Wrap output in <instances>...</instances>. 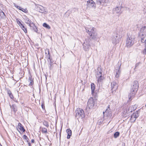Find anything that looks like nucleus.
<instances>
[{
  "label": "nucleus",
  "mask_w": 146,
  "mask_h": 146,
  "mask_svg": "<svg viewBox=\"0 0 146 146\" xmlns=\"http://www.w3.org/2000/svg\"><path fill=\"white\" fill-rule=\"evenodd\" d=\"M135 38L134 35H129L126 40V46L127 47H130L134 44V39Z\"/></svg>",
  "instance_id": "7ed1b4c3"
},
{
  "label": "nucleus",
  "mask_w": 146,
  "mask_h": 146,
  "mask_svg": "<svg viewBox=\"0 0 146 146\" xmlns=\"http://www.w3.org/2000/svg\"><path fill=\"white\" fill-rule=\"evenodd\" d=\"M87 8L88 9H95L96 5L95 2L92 0H89L87 1Z\"/></svg>",
  "instance_id": "39448f33"
},
{
  "label": "nucleus",
  "mask_w": 146,
  "mask_h": 146,
  "mask_svg": "<svg viewBox=\"0 0 146 146\" xmlns=\"http://www.w3.org/2000/svg\"><path fill=\"white\" fill-rule=\"evenodd\" d=\"M5 18L4 13L2 11L0 12V19H4Z\"/></svg>",
  "instance_id": "4be33fe9"
},
{
  "label": "nucleus",
  "mask_w": 146,
  "mask_h": 146,
  "mask_svg": "<svg viewBox=\"0 0 146 146\" xmlns=\"http://www.w3.org/2000/svg\"><path fill=\"white\" fill-rule=\"evenodd\" d=\"M76 117L77 119H82L85 117V114L83 110L80 108H77L76 110Z\"/></svg>",
  "instance_id": "20e7f679"
},
{
  "label": "nucleus",
  "mask_w": 146,
  "mask_h": 146,
  "mask_svg": "<svg viewBox=\"0 0 146 146\" xmlns=\"http://www.w3.org/2000/svg\"><path fill=\"white\" fill-rule=\"evenodd\" d=\"M121 64H118L117 69L115 70L116 74L115 75V77L116 78H118L119 77V75L121 73V71L120 70Z\"/></svg>",
  "instance_id": "ddd939ff"
},
{
  "label": "nucleus",
  "mask_w": 146,
  "mask_h": 146,
  "mask_svg": "<svg viewBox=\"0 0 146 146\" xmlns=\"http://www.w3.org/2000/svg\"><path fill=\"white\" fill-rule=\"evenodd\" d=\"M66 132L68 134L67 138L68 139H69L70 138L72 135L71 131L69 129H68L66 130Z\"/></svg>",
  "instance_id": "dca6fc26"
},
{
  "label": "nucleus",
  "mask_w": 146,
  "mask_h": 146,
  "mask_svg": "<svg viewBox=\"0 0 146 146\" xmlns=\"http://www.w3.org/2000/svg\"><path fill=\"white\" fill-rule=\"evenodd\" d=\"M42 133H47V129L45 128H42Z\"/></svg>",
  "instance_id": "bb28decb"
},
{
  "label": "nucleus",
  "mask_w": 146,
  "mask_h": 146,
  "mask_svg": "<svg viewBox=\"0 0 146 146\" xmlns=\"http://www.w3.org/2000/svg\"><path fill=\"white\" fill-rule=\"evenodd\" d=\"M28 24L30 27L31 29L33 30L34 31L37 32L38 31L37 29L36 26L35 25V24L30 20L29 21L28 20Z\"/></svg>",
  "instance_id": "9d476101"
},
{
  "label": "nucleus",
  "mask_w": 146,
  "mask_h": 146,
  "mask_svg": "<svg viewBox=\"0 0 146 146\" xmlns=\"http://www.w3.org/2000/svg\"><path fill=\"white\" fill-rule=\"evenodd\" d=\"M141 63L140 62L136 63L135 65V68H136L138 66H139V64Z\"/></svg>",
  "instance_id": "2f4dec72"
},
{
  "label": "nucleus",
  "mask_w": 146,
  "mask_h": 146,
  "mask_svg": "<svg viewBox=\"0 0 146 146\" xmlns=\"http://www.w3.org/2000/svg\"><path fill=\"white\" fill-rule=\"evenodd\" d=\"M119 135V133L118 132H116L114 134V136L115 138H117Z\"/></svg>",
  "instance_id": "cd10ccee"
},
{
  "label": "nucleus",
  "mask_w": 146,
  "mask_h": 146,
  "mask_svg": "<svg viewBox=\"0 0 146 146\" xmlns=\"http://www.w3.org/2000/svg\"><path fill=\"white\" fill-rule=\"evenodd\" d=\"M139 116L138 114L137 113H133L132 115V117H134V119H133V120L134 121H135L136 119Z\"/></svg>",
  "instance_id": "412c9836"
},
{
  "label": "nucleus",
  "mask_w": 146,
  "mask_h": 146,
  "mask_svg": "<svg viewBox=\"0 0 146 146\" xmlns=\"http://www.w3.org/2000/svg\"><path fill=\"white\" fill-rule=\"evenodd\" d=\"M7 93L11 98L12 99L13 98V97L12 94V93L10 90H8L7 91Z\"/></svg>",
  "instance_id": "393cba45"
},
{
  "label": "nucleus",
  "mask_w": 146,
  "mask_h": 146,
  "mask_svg": "<svg viewBox=\"0 0 146 146\" xmlns=\"http://www.w3.org/2000/svg\"><path fill=\"white\" fill-rule=\"evenodd\" d=\"M126 116H125V115H123V117H126Z\"/></svg>",
  "instance_id": "c03bdc74"
},
{
  "label": "nucleus",
  "mask_w": 146,
  "mask_h": 146,
  "mask_svg": "<svg viewBox=\"0 0 146 146\" xmlns=\"http://www.w3.org/2000/svg\"><path fill=\"white\" fill-rule=\"evenodd\" d=\"M144 12L146 13V9L145 8L143 10Z\"/></svg>",
  "instance_id": "58836bf2"
},
{
  "label": "nucleus",
  "mask_w": 146,
  "mask_h": 146,
  "mask_svg": "<svg viewBox=\"0 0 146 146\" xmlns=\"http://www.w3.org/2000/svg\"><path fill=\"white\" fill-rule=\"evenodd\" d=\"M45 53L46 57L48 58H50V53L49 50L48 49H46L45 50Z\"/></svg>",
  "instance_id": "5701e85b"
},
{
  "label": "nucleus",
  "mask_w": 146,
  "mask_h": 146,
  "mask_svg": "<svg viewBox=\"0 0 146 146\" xmlns=\"http://www.w3.org/2000/svg\"><path fill=\"white\" fill-rule=\"evenodd\" d=\"M18 128L20 130L23 131V132L25 131L22 125L20 123H19L18 124Z\"/></svg>",
  "instance_id": "a211bd4d"
},
{
  "label": "nucleus",
  "mask_w": 146,
  "mask_h": 146,
  "mask_svg": "<svg viewBox=\"0 0 146 146\" xmlns=\"http://www.w3.org/2000/svg\"><path fill=\"white\" fill-rule=\"evenodd\" d=\"M42 108H43V106H42Z\"/></svg>",
  "instance_id": "a18cd8bd"
},
{
  "label": "nucleus",
  "mask_w": 146,
  "mask_h": 146,
  "mask_svg": "<svg viewBox=\"0 0 146 146\" xmlns=\"http://www.w3.org/2000/svg\"><path fill=\"white\" fill-rule=\"evenodd\" d=\"M120 40L119 36L117 34L114 35L111 37V41L113 44H116L118 43Z\"/></svg>",
  "instance_id": "0eeeda50"
},
{
  "label": "nucleus",
  "mask_w": 146,
  "mask_h": 146,
  "mask_svg": "<svg viewBox=\"0 0 146 146\" xmlns=\"http://www.w3.org/2000/svg\"><path fill=\"white\" fill-rule=\"evenodd\" d=\"M91 89L92 90V93L94 92V90L95 88V86L93 83H92L91 85Z\"/></svg>",
  "instance_id": "b1692460"
},
{
  "label": "nucleus",
  "mask_w": 146,
  "mask_h": 146,
  "mask_svg": "<svg viewBox=\"0 0 146 146\" xmlns=\"http://www.w3.org/2000/svg\"><path fill=\"white\" fill-rule=\"evenodd\" d=\"M28 81L30 82V83L29 84V85L31 86L34 83L33 78H32V76L31 75L29 77Z\"/></svg>",
  "instance_id": "6ab92c4d"
},
{
  "label": "nucleus",
  "mask_w": 146,
  "mask_h": 146,
  "mask_svg": "<svg viewBox=\"0 0 146 146\" xmlns=\"http://www.w3.org/2000/svg\"><path fill=\"white\" fill-rule=\"evenodd\" d=\"M85 29L87 33L91 37L92 39H95L96 38L97 34L96 28L90 27H86Z\"/></svg>",
  "instance_id": "f03ea898"
},
{
  "label": "nucleus",
  "mask_w": 146,
  "mask_h": 146,
  "mask_svg": "<svg viewBox=\"0 0 146 146\" xmlns=\"http://www.w3.org/2000/svg\"><path fill=\"white\" fill-rule=\"evenodd\" d=\"M96 77L98 78L97 81L98 83H100L104 79V77L102 76V72H98Z\"/></svg>",
  "instance_id": "9b49d317"
},
{
  "label": "nucleus",
  "mask_w": 146,
  "mask_h": 146,
  "mask_svg": "<svg viewBox=\"0 0 146 146\" xmlns=\"http://www.w3.org/2000/svg\"><path fill=\"white\" fill-rule=\"evenodd\" d=\"M17 23H18V24L19 25V26H20L21 24V22L19 20H18V19H17Z\"/></svg>",
  "instance_id": "473e14b6"
},
{
  "label": "nucleus",
  "mask_w": 146,
  "mask_h": 146,
  "mask_svg": "<svg viewBox=\"0 0 146 146\" xmlns=\"http://www.w3.org/2000/svg\"><path fill=\"white\" fill-rule=\"evenodd\" d=\"M141 41L142 43H144L145 48L143 50V53L145 54H146V37H141Z\"/></svg>",
  "instance_id": "4468645a"
},
{
  "label": "nucleus",
  "mask_w": 146,
  "mask_h": 146,
  "mask_svg": "<svg viewBox=\"0 0 146 146\" xmlns=\"http://www.w3.org/2000/svg\"><path fill=\"white\" fill-rule=\"evenodd\" d=\"M14 6L17 7V5L16 4H15V3H14Z\"/></svg>",
  "instance_id": "a19ab883"
},
{
  "label": "nucleus",
  "mask_w": 146,
  "mask_h": 146,
  "mask_svg": "<svg viewBox=\"0 0 146 146\" xmlns=\"http://www.w3.org/2000/svg\"><path fill=\"white\" fill-rule=\"evenodd\" d=\"M100 3L101 4V2H100Z\"/></svg>",
  "instance_id": "de8ad7c7"
},
{
  "label": "nucleus",
  "mask_w": 146,
  "mask_h": 146,
  "mask_svg": "<svg viewBox=\"0 0 146 146\" xmlns=\"http://www.w3.org/2000/svg\"><path fill=\"white\" fill-rule=\"evenodd\" d=\"M17 8L18 9H19V10H21V7H19L18 6H17Z\"/></svg>",
  "instance_id": "e433bc0d"
},
{
  "label": "nucleus",
  "mask_w": 146,
  "mask_h": 146,
  "mask_svg": "<svg viewBox=\"0 0 146 146\" xmlns=\"http://www.w3.org/2000/svg\"><path fill=\"white\" fill-rule=\"evenodd\" d=\"M95 104L94 99L92 98H90L87 103V106L89 109L93 108Z\"/></svg>",
  "instance_id": "1a4fd4ad"
},
{
  "label": "nucleus",
  "mask_w": 146,
  "mask_h": 146,
  "mask_svg": "<svg viewBox=\"0 0 146 146\" xmlns=\"http://www.w3.org/2000/svg\"><path fill=\"white\" fill-rule=\"evenodd\" d=\"M140 32L139 34V36L143 38L145 37L146 36V26H144L142 27L140 29Z\"/></svg>",
  "instance_id": "6e6552de"
},
{
  "label": "nucleus",
  "mask_w": 146,
  "mask_h": 146,
  "mask_svg": "<svg viewBox=\"0 0 146 146\" xmlns=\"http://www.w3.org/2000/svg\"><path fill=\"white\" fill-rule=\"evenodd\" d=\"M29 74H30V72H29Z\"/></svg>",
  "instance_id": "49530a36"
},
{
  "label": "nucleus",
  "mask_w": 146,
  "mask_h": 146,
  "mask_svg": "<svg viewBox=\"0 0 146 146\" xmlns=\"http://www.w3.org/2000/svg\"><path fill=\"white\" fill-rule=\"evenodd\" d=\"M115 10L117 13H118L120 11V8L118 7H116L115 9Z\"/></svg>",
  "instance_id": "7c9ffc66"
},
{
  "label": "nucleus",
  "mask_w": 146,
  "mask_h": 146,
  "mask_svg": "<svg viewBox=\"0 0 146 146\" xmlns=\"http://www.w3.org/2000/svg\"><path fill=\"white\" fill-rule=\"evenodd\" d=\"M133 119H134V117H132V115H131V120H132L133 121H134V120H133Z\"/></svg>",
  "instance_id": "4c0bfd02"
},
{
  "label": "nucleus",
  "mask_w": 146,
  "mask_h": 146,
  "mask_svg": "<svg viewBox=\"0 0 146 146\" xmlns=\"http://www.w3.org/2000/svg\"><path fill=\"white\" fill-rule=\"evenodd\" d=\"M20 26L21 27L22 29L25 28L24 26L22 24H21V25Z\"/></svg>",
  "instance_id": "f704fd0d"
},
{
  "label": "nucleus",
  "mask_w": 146,
  "mask_h": 146,
  "mask_svg": "<svg viewBox=\"0 0 146 146\" xmlns=\"http://www.w3.org/2000/svg\"><path fill=\"white\" fill-rule=\"evenodd\" d=\"M24 137H25V139H26V138H27V136L26 135H24Z\"/></svg>",
  "instance_id": "79ce46f5"
},
{
  "label": "nucleus",
  "mask_w": 146,
  "mask_h": 146,
  "mask_svg": "<svg viewBox=\"0 0 146 146\" xmlns=\"http://www.w3.org/2000/svg\"><path fill=\"white\" fill-rule=\"evenodd\" d=\"M135 110V109L132 106H129L128 109V111L127 110V114L129 113L132 112L133 111H134Z\"/></svg>",
  "instance_id": "f3484780"
},
{
  "label": "nucleus",
  "mask_w": 146,
  "mask_h": 146,
  "mask_svg": "<svg viewBox=\"0 0 146 146\" xmlns=\"http://www.w3.org/2000/svg\"><path fill=\"white\" fill-rule=\"evenodd\" d=\"M145 106L146 107V104H145Z\"/></svg>",
  "instance_id": "09e8293b"
},
{
  "label": "nucleus",
  "mask_w": 146,
  "mask_h": 146,
  "mask_svg": "<svg viewBox=\"0 0 146 146\" xmlns=\"http://www.w3.org/2000/svg\"><path fill=\"white\" fill-rule=\"evenodd\" d=\"M138 83L137 81H135L131 86L130 92L129 95V98L130 100L132 97H133L136 93L138 88Z\"/></svg>",
  "instance_id": "f257e3e1"
},
{
  "label": "nucleus",
  "mask_w": 146,
  "mask_h": 146,
  "mask_svg": "<svg viewBox=\"0 0 146 146\" xmlns=\"http://www.w3.org/2000/svg\"><path fill=\"white\" fill-rule=\"evenodd\" d=\"M84 50L87 51L88 50V48H90V45L88 43H87V44L86 43L85 45L84 44Z\"/></svg>",
  "instance_id": "aec40b11"
},
{
  "label": "nucleus",
  "mask_w": 146,
  "mask_h": 146,
  "mask_svg": "<svg viewBox=\"0 0 146 146\" xmlns=\"http://www.w3.org/2000/svg\"><path fill=\"white\" fill-rule=\"evenodd\" d=\"M22 29L25 33H27V29L26 28H23Z\"/></svg>",
  "instance_id": "72a5a7b5"
},
{
  "label": "nucleus",
  "mask_w": 146,
  "mask_h": 146,
  "mask_svg": "<svg viewBox=\"0 0 146 146\" xmlns=\"http://www.w3.org/2000/svg\"><path fill=\"white\" fill-rule=\"evenodd\" d=\"M43 26L47 29H50V27L46 23H43Z\"/></svg>",
  "instance_id": "a878e982"
},
{
  "label": "nucleus",
  "mask_w": 146,
  "mask_h": 146,
  "mask_svg": "<svg viewBox=\"0 0 146 146\" xmlns=\"http://www.w3.org/2000/svg\"><path fill=\"white\" fill-rule=\"evenodd\" d=\"M110 105H109L108 108L106 110L105 112H103V113L104 115H106L108 117H110L111 116V114L110 110Z\"/></svg>",
  "instance_id": "f8f14e48"
},
{
  "label": "nucleus",
  "mask_w": 146,
  "mask_h": 146,
  "mask_svg": "<svg viewBox=\"0 0 146 146\" xmlns=\"http://www.w3.org/2000/svg\"><path fill=\"white\" fill-rule=\"evenodd\" d=\"M43 125L46 126V127H48L49 126V125L47 122L44 121L43 122Z\"/></svg>",
  "instance_id": "c756f323"
},
{
  "label": "nucleus",
  "mask_w": 146,
  "mask_h": 146,
  "mask_svg": "<svg viewBox=\"0 0 146 146\" xmlns=\"http://www.w3.org/2000/svg\"><path fill=\"white\" fill-rule=\"evenodd\" d=\"M20 26L21 27L22 29L25 28L24 26L22 24H21V25Z\"/></svg>",
  "instance_id": "c9c22d12"
},
{
  "label": "nucleus",
  "mask_w": 146,
  "mask_h": 146,
  "mask_svg": "<svg viewBox=\"0 0 146 146\" xmlns=\"http://www.w3.org/2000/svg\"><path fill=\"white\" fill-rule=\"evenodd\" d=\"M35 6L37 11L42 13H47V12L45 8L42 6L36 4H35Z\"/></svg>",
  "instance_id": "423d86ee"
},
{
  "label": "nucleus",
  "mask_w": 146,
  "mask_h": 146,
  "mask_svg": "<svg viewBox=\"0 0 146 146\" xmlns=\"http://www.w3.org/2000/svg\"><path fill=\"white\" fill-rule=\"evenodd\" d=\"M111 90L112 91H115L117 88V84L116 82H113L111 83Z\"/></svg>",
  "instance_id": "2eb2a0df"
},
{
  "label": "nucleus",
  "mask_w": 146,
  "mask_h": 146,
  "mask_svg": "<svg viewBox=\"0 0 146 146\" xmlns=\"http://www.w3.org/2000/svg\"><path fill=\"white\" fill-rule=\"evenodd\" d=\"M11 110H13L14 112H16V111H17V109L15 108V107L13 105H12V106H11Z\"/></svg>",
  "instance_id": "c85d7f7f"
},
{
  "label": "nucleus",
  "mask_w": 146,
  "mask_h": 146,
  "mask_svg": "<svg viewBox=\"0 0 146 146\" xmlns=\"http://www.w3.org/2000/svg\"><path fill=\"white\" fill-rule=\"evenodd\" d=\"M29 146H31V145H30V144H29Z\"/></svg>",
  "instance_id": "37998d69"
},
{
  "label": "nucleus",
  "mask_w": 146,
  "mask_h": 146,
  "mask_svg": "<svg viewBox=\"0 0 146 146\" xmlns=\"http://www.w3.org/2000/svg\"><path fill=\"white\" fill-rule=\"evenodd\" d=\"M34 142V139H32V140H31V142L32 143H33Z\"/></svg>",
  "instance_id": "ea45409f"
}]
</instances>
